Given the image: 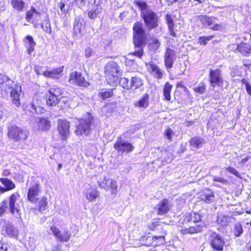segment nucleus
Here are the masks:
<instances>
[{
  "label": "nucleus",
  "instance_id": "nucleus-1",
  "mask_svg": "<svg viewBox=\"0 0 251 251\" xmlns=\"http://www.w3.org/2000/svg\"><path fill=\"white\" fill-rule=\"evenodd\" d=\"M133 44L135 50L133 54L139 58L143 55V48L146 44L147 36L141 22H136L133 27Z\"/></svg>",
  "mask_w": 251,
  "mask_h": 251
},
{
  "label": "nucleus",
  "instance_id": "nucleus-2",
  "mask_svg": "<svg viewBox=\"0 0 251 251\" xmlns=\"http://www.w3.org/2000/svg\"><path fill=\"white\" fill-rule=\"evenodd\" d=\"M140 8L141 16L143 19L145 25L149 30L157 27L159 25V19L158 15L151 9L148 8L147 3L143 0H138L135 2Z\"/></svg>",
  "mask_w": 251,
  "mask_h": 251
},
{
  "label": "nucleus",
  "instance_id": "nucleus-3",
  "mask_svg": "<svg viewBox=\"0 0 251 251\" xmlns=\"http://www.w3.org/2000/svg\"><path fill=\"white\" fill-rule=\"evenodd\" d=\"M184 224H189V227L182 229L181 232L182 234L190 233L201 232L203 226L201 225V216L196 213H187L184 219Z\"/></svg>",
  "mask_w": 251,
  "mask_h": 251
},
{
  "label": "nucleus",
  "instance_id": "nucleus-4",
  "mask_svg": "<svg viewBox=\"0 0 251 251\" xmlns=\"http://www.w3.org/2000/svg\"><path fill=\"white\" fill-rule=\"evenodd\" d=\"M94 128V118L91 115L88 113L79 120V124L76 126L75 133L77 135H88Z\"/></svg>",
  "mask_w": 251,
  "mask_h": 251
},
{
  "label": "nucleus",
  "instance_id": "nucleus-5",
  "mask_svg": "<svg viewBox=\"0 0 251 251\" xmlns=\"http://www.w3.org/2000/svg\"><path fill=\"white\" fill-rule=\"evenodd\" d=\"M28 131L16 125H11L8 127V136L15 141H23L28 137Z\"/></svg>",
  "mask_w": 251,
  "mask_h": 251
},
{
  "label": "nucleus",
  "instance_id": "nucleus-6",
  "mask_svg": "<svg viewBox=\"0 0 251 251\" xmlns=\"http://www.w3.org/2000/svg\"><path fill=\"white\" fill-rule=\"evenodd\" d=\"M105 77L109 83L116 81L119 77V67L114 62H108L105 67Z\"/></svg>",
  "mask_w": 251,
  "mask_h": 251
},
{
  "label": "nucleus",
  "instance_id": "nucleus-7",
  "mask_svg": "<svg viewBox=\"0 0 251 251\" xmlns=\"http://www.w3.org/2000/svg\"><path fill=\"white\" fill-rule=\"evenodd\" d=\"M20 196L18 192L12 194L9 198L8 206L10 213L15 217H21V209L17 201L19 200Z\"/></svg>",
  "mask_w": 251,
  "mask_h": 251
},
{
  "label": "nucleus",
  "instance_id": "nucleus-8",
  "mask_svg": "<svg viewBox=\"0 0 251 251\" xmlns=\"http://www.w3.org/2000/svg\"><path fill=\"white\" fill-rule=\"evenodd\" d=\"M99 186L105 190H110L111 194H116L117 191L118 185L116 180L109 177L103 176L98 181Z\"/></svg>",
  "mask_w": 251,
  "mask_h": 251
},
{
  "label": "nucleus",
  "instance_id": "nucleus-9",
  "mask_svg": "<svg viewBox=\"0 0 251 251\" xmlns=\"http://www.w3.org/2000/svg\"><path fill=\"white\" fill-rule=\"evenodd\" d=\"M70 122L64 119H59L57 122V130L61 140L66 141L70 136Z\"/></svg>",
  "mask_w": 251,
  "mask_h": 251
},
{
  "label": "nucleus",
  "instance_id": "nucleus-10",
  "mask_svg": "<svg viewBox=\"0 0 251 251\" xmlns=\"http://www.w3.org/2000/svg\"><path fill=\"white\" fill-rule=\"evenodd\" d=\"M69 81L71 84L87 88L90 85V83L86 81L80 72L76 71L71 73L69 76Z\"/></svg>",
  "mask_w": 251,
  "mask_h": 251
},
{
  "label": "nucleus",
  "instance_id": "nucleus-11",
  "mask_svg": "<svg viewBox=\"0 0 251 251\" xmlns=\"http://www.w3.org/2000/svg\"><path fill=\"white\" fill-rule=\"evenodd\" d=\"M42 192L40 184L35 182L31 184L28 190L27 199L30 202L35 203L39 201L38 196Z\"/></svg>",
  "mask_w": 251,
  "mask_h": 251
},
{
  "label": "nucleus",
  "instance_id": "nucleus-12",
  "mask_svg": "<svg viewBox=\"0 0 251 251\" xmlns=\"http://www.w3.org/2000/svg\"><path fill=\"white\" fill-rule=\"evenodd\" d=\"M61 94L60 90L56 87H51L46 95L47 104L49 106H55L58 102V97Z\"/></svg>",
  "mask_w": 251,
  "mask_h": 251
},
{
  "label": "nucleus",
  "instance_id": "nucleus-13",
  "mask_svg": "<svg viewBox=\"0 0 251 251\" xmlns=\"http://www.w3.org/2000/svg\"><path fill=\"white\" fill-rule=\"evenodd\" d=\"M209 77L211 86L213 87L215 86L220 87L223 85L224 81L220 70L210 69Z\"/></svg>",
  "mask_w": 251,
  "mask_h": 251
},
{
  "label": "nucleus",
  "instance_id": "nucleus-14",
  "mask_svg": "<svg viewBox=\"0 0 251 251\" xmlns=\"http://www.w3.org/2000/svg\"><path fill=\"white\" fill-rule=\"evenodd\" d=\"M114 149L118 152H129L134 149V147L129 142L123 140L122 137L118 138L114 145Z\"/></svg>",
  "mask_w": 251,
  "mask_h": 251
},
{
  "label": "nucleus",
  "instance_id": "nucleus-15",
  "mask_svg": "<svg viewBox=\"0 0 251 251\" xmlns=\"http://www.w3.org/2000/svg\"><path fill=\"white\" fill-rule=\"evenodd\" d=\"M50 230V232H49V233L53 234L56 239L61 242H68L71 238V234L69 231H64L61 232L59 229L54 226H51Z\"/></svg>",
  "mask_w": 251,
  "mask_h": 251
},
{
  "label": "nucleus",
  "instance_id": "nucleus-16",
  "mask_svg": "<svg viewBox=\"0 0 251 251\" xmlns=\"http://www.w3.org/2000/svg\"><path fill=\"white\" fill-rule=\"evenodd\" d=\"M209 239L213 249L217 251H223L225 242L221 236L213 232L211 233Z\"/></svg>",
  "mask_w": 251,
  "mask_h": 251
},
{
  "label": "nucleus",
  "instance_id": "nucleus-17",
  "mask_svg": "<svg viewBox=\"0 0 251 251\" xmlns=\"http://www.w3.org/2000/svg\"><path fill=\"white\" fill-rule=\"evenodd\" d=\"M176 59V51L173 49L167 48L164 54V63L167 69H170L173 67Z\"/></svg>",
  "mask_w": 251,
  "mask_h": 251
},
{
  "label": "nucleus",
  "instance_id": "nucleus-18",
  "mask_svg": "<svg viewBox=\"0 0 251 251\" xmlns=\"http://www.w3.org/2000/svg\"><path fill=\"white\" fill-rule=\"evenodd\" d=\"M86 199L90 202L94 201L99 197V192L96 187L88 185L85 189L84 192Z\"/></svg>",
  "mask_w": 251,
  "mask_h": 251
},
{
  "label": "nucleus",
  "instance_id": "nucleus-19",
  "mask_svg": "<svg viewBox=\"0 0 251 251\" xmlns=\"http://www.w3.org/2000/svg\"><path fill=\"white\" fill-rule=\"evenodd\" d=\"M199 198L201 201L206 203H211L215 200V195L213 192L209 189H205L200 193Z\"/></svg>",
  "mask_w": 251,
  "mask_h": 251
},
{
  "label": "nucleus",
  "instance_id": "nucleus-20",
  "mask_svg": "<svg viewBox=\"0 0 251 251\" xmlns=\"http://www.w3.org/2000/svg\"><path fill=\"white\" fill-rule=\"evenodd\" d=\"M22 89L21 86L16 85L10 92V98L12 103L15 106L18 107L21 105L20 94Z\"/></svg>",
  "mask_w": 251,
  "mask_h": 251
},
{
  "label": "nucleus",
  "instance_id": "nucleus-21",
  "mask_svg": "<svg viewBox=\"0 0 251 251\" xmlns=\"http://www.w3.org/2000/svg\"><path fill=\"white\" fill-rule=\"evenodd\" d=\"M158 214L162 215L167 213L170 209L168 200L164 199L160 201L157 205Z\"/></svg>",
  "mask_w": 251,
  "mask_h": 251
},
{
  "label": "nucleus",
  "instance_id": "nucleus-22",
  "mask_svg": "<svg viewBox=\"0 0 251 251\" xmlns=\"http://www.w3.org/2000/svg\"><path fill=\"white\" fill-rule=\"evenodd\" d=\"M25 43L27 48L28 54H31L34 50V48L36 45L35 42L33 40V37L30 35L26 36L25 40Z\"/></svg>",
  "mask_w": 251,
  "mask_h": 251
},
{
  "label": "nucleus",
  "instance_id": "nucleus-23",
  "mask_svg": "<svg viewBox=\"0 0 251 251\" xmlns=\"http://www.w3.org/2000/svg\"><path fill=\"white\" fill-rule=\"evenodd\" d=\"M199 18L204 27H211V26L217 19L216 17H210L207 15H201L199 17Z\"/></svg>",
  "mask_w": 251,
  "mask_h": 251
},
{
  "label": "nucleus",
  "instance_id": "nucleus-24",
  "mask_svg": "<svg viewBox=\"0 0 251 251\" xmlns=\"http://www.w3.org/2000/svg\"><path fill=\"white\" fill-rule=\"evenodd\" d=\"M149 95L146 93L140 100L134 103V105L136 107L146 108L149 105Z\"/></svg>",
  "mask_w": 251,
  "mask_h": 251
},
{
  "label": "nucleus",
  "instance_id": "nucleus-25",
  "mask_svg": "<svg viewBox=\"0 0 251 251\" xmlns=\"http://www.w3.org/2000/svg\"><path fill=\"white\" fill-rule=\"evenodd\" d=\"M5 231L7 235L10 237H17L19 234L17 228L10 223L6 224Z\"/></svg>",
  "mask_w": 251,
  "mask_h": 251
},
{
  "label": "nucleus",
  "instance_id": "nucleus-26",
  "mask_svg": "<svg viewBox=\"0 0 251 251\" xmlns=\"http://www.w3.org/2000/svg\"><path fill=\"white\" fill-rule=\"evenodd\" d=\"M38 126L40 130H47L51 126V122L46 118H39L38 119Z\"/></svg>",
  "mask_w": 251,
  "mask_h": 251
},
{
  "label": "nucleus",
  "instance_id": "nucleus-27",
  "mask_svg": "<svg viewBox=\"0 0 251 251\" xmlns=\"http://www.w3.org/2000/svg\"><path fill=\"white\" fill-rule=\"evenodd\" d=\"M63 70V67H59L54 69L52 71H46L43 72V75L45 76H48L54 78H58Z\"/></svg>",
  "mask_w": 251,
  "mask_h": 251
},
{
  "label": "nucleus",
  "instance_id": "nucleus-28",
  "mask_svg": "<svg viewBox=\"0 0 251 251\" xmlns=\"http://www.w3.org/2000/svg\"><path fill=\"white\" fill-rule=\"evenodd\" d=\"M130 89L134 90L142 86L143 85L142 79L137 76L131 77L130 80Z\"/></svg>",
  "mask_w": 251,
  "mask_h": 251
},
{
  "label": "nucleus",
  "instance_id": "nucleus-29",
  "mask_svg": "<svg viewBox=\"0 0 251 251\" xmlns=\"http://www.w3.org/2000/svg\"><path fill=\"white\" fill-rule=\"evenodd\" d=\"M189 142L192 147L198 149L204 143V139L201 137L195 136L192 138Z\"/></svg>",
  "mask_w": 251,
  "mask_h": 251
},
{
  "label": "nucleus",
  "instance_id": "nucleus-30",
  "mask_svg": "<svg viewBox=\"0 0 251 251\" xmlns=\"http://www.w3.org/2000/svg\"><path fill=\"white\" fill-rule=\"evenodd\" d=\"M232 218L228 216L221 214L218 216L217 223L222 226H225L231 222Z\"/></svg>",
  "mask_w": 251,
  "mask_h": 251
},
{
  "label": "nucleus",
  "instance_id": "nucleus-31",
  "mask_svg": "<svg viewBox=\"0 0 251 251\" xmlns=\"http://www.w3.org/2000/svg\"><path fill=\"white\" fill-rule=\"evenodd\" d=\"M212 180L215 182H219V183H213V185L221 188H223L224 185H226L228 183V181L226 179L218 176H213Z\"/></svg>",
  "mask_w": 251,
  "mask_h": 251
},
{
  "label": "nucleus",
  "instance_id": "nucleus-32",
  "mask_svg": "<svg viewBox=\"0 0 251 251\" xmlns=\"http://www.w3.org/2000/svg\"><path fill=\"white\" fill-rule=\"evenodd\" d=\"M236 49L239 51L242 54L246 56L251 52L250 46L247 44L244 43H240L237 45Z\"/></svg>",
  "mask_w": 251,
  "mask_h": 251
},
{
  "label": "nucleus",
  "instance_id": "nucleus-33",
  "mask_svg": "<svg viewBox=\"0 0 251 251\" xmlns=\"http://www.w3.org/2000/svg\"><path fill=\"white\" fill-rule=\"evenodd\" d=\"M166 20L171 35L173 37H176V32L174 30V23L172 15L169 14L167 15L166 16Z\"/></svg>",
  "mask_w": 251,
  "mask_h": 251
},
{
  "label": "nucleus",
  "instance_id": "nucleus-34",
  "mask_svg": "<svg viewBox=\"0 0 251 251\" xmlns=\"http://www.w3.org/2000/svg\"><path fill=\"white\" fill-rule=\"evenodd\" d=\"M102 7L100 5H97L88 12V17L91 19H95L101 13Z\"/></svg>",
  "mask_w": 251,
  "mask_h": 251
},
{
  "label": "nucleus",
  "instance_id": "nucleus-35",
  "mask_svg": "<svg viewBox=\"0 0 251 251\" xmlns=\"http://www.w3.org/2000/svg\"><path fill=\"white\" fill-rule=\"evenodd\" d=\"M84 28L82 20L79 18H75L74 24V30L76 33H80Z\"/></svg>",
  "mask_w": 251,
  "mask_h": 251
},
{
  "label": "nucleus",
  "instance_id": "nucleus-36",
  "mask_svg": "<svg viewBox=\"0 0 251 251\" xmlns=\"http://www.w3.org/2000/svg\"><path fill=\"white\" fill-rule=\"evenodd\" d=\"M38 201V210L40 212H43L48 208L47 198L43 196L40 199H39Z\"/></svg>",
  "mask_w": 251,
  "mask_h": 251
},
{
  "label": "nucleus",
  "instance_id": "nucleus-37",
  "mask_svg": "<svg viewBox=\"0 0 251 251\" xmlns=\"http://www.w3.org/2000/svg\"><path fill=\"white\" fill-rule=\"evenodd\" d=\"M0 181L5 186L7 191L12 190L15 188V185L13 182L8 178H1Z\"/></svg>",
  "mask_w": 251,
  "mask_h": 251
},
{
  "label": "nucleus",
  "instance_id": "nucleus-38",
  "mask_svg": "<svg viewBox=\"0 0 251 251\" xmlns=\"http://www.w3.org/2000/svg\"><path fill=\"white\" fill-rule=\"evenodd\" d=\"M173 86L168 82H166L163 89V94L165 99L167 100H171L170 93Z\"/></svg>",
  "mask_w": 251,
  "mask_h": 251
},
{
  "label": "nucleus",
  "instance_id": "nucleus-39",
  "mask_svg": "<svg viewBox=\"0 0 251 251\" xmlns=\"http://www.w3.org/2000/svg\"><path fill=\"white\" fill-rule=\"evenodd\" d=\"M151 70L153 73V75L155 77L158 79H161L163 77L164 71L159 68L156 65L151 66Z\"/></svg>",
  "mask_w": 251,
  "mask_h": 251
},
{
  "label": "nucleus",
  "instance_id": "nucleus-40",
  "mask_svg": "<svg viewBox=\"0 0 251 251\" xmlns=\"http://www.w3.org/2000/svg\"><path fill=\"white\" fill-rule=\"evenodd\" d=\"M11 4L14 8L21 11L23 10L25 3L23 0H11Z\"/></svg>",
  "mask_w": 251,
  "mask_h": 251
},
{
  "label": "nucleus",
  "instance_id": "nucleus-41",
  "mask_svg": "<svg viewBox=\"0 0 251 251\" xmlns=\"http://www.w3.org/2000/svg\"><path fill=\"white\" fill-rule=\"evenodd\" d=\"M165 233H164L160 236H153L154 239L153 240L152 242H151L152 243H153V244H152V246L156 247L164 244L165 241Z\"/></svg>",
  "mask_w": 251,
  "mask_h": 251
},
{
  "label": "nucleus",
  "instance_id": "nucleus-42",
  "mask_svg": "<svg viewBox=\"0 0 251 251\" xmlns=\"http://www.w3.org/2000/svg\"><path fill=\"white\" fill-rule=\"evenodd\" d=\"M243 229L240 223L238 222L234 224L233 229V232L235 237H240L243 233Z\"/></svg>",
  "mask_w": 251,
  "mask_h": 251
},
{
  "label": "nucleus",
  "instance_id": "nucleus-43",
  "mask_svg": "<svg viewBox=\"0 0 251 251\" xmlns=\"http://www.w3.org/2000/svg\"><path fill=\"white\" fill-rule=\"evenodd\" d=\"M69 101L70 100L68 98L61 97L58 99V104H59V106L62 108L66 109L71 107L69 104Z\"/></svg>",
  "mask_w": 251,
  "mask_h": 251
},
{
  "label": "nucleus",
  "instance_id": "nucleus-44",
  "mask_svg": "<svg viewBox=\"0 0 251 251\" xmlns=\"http://www.w3.org/2000/svg\"><path fill=\"white\" fill-rule=\"evenodd\" d=\"M193 89L197 93L203 94L206 90V84L203 81H201L197 86L194 87Z\"/></svg>",
  "mask_w": 251,
  "mask_h": 251
},
{
  "label": "nucleus",
  "instance_id": "nucleus-45",
  "mask_svg": "<svg viewBox=\"0 0 251 251\" xmlns=\"http://www.w3.org/2000/svg\"><path fill=\"white\" fill-rule=\"evenodd\" d=\"M113 95V90L109 89L108 90H102L99 94V97L101 98L102 100H104L107 98L112 97Z\"/></svg>",
  "mask_w": 251,
  "mask_h": 251
},
{
  "label": "nucleus",
  "instance_id": "nucleus-46",
  "mask_svg": "<svg viewBox=\"0 0 251 251\" xmlns=\"http://www.w3.org/2000/svg\"><path fill=\"white\" fill-rule=\"evenodd\" d=\"M39 15L40 13L38 12L35 8L31 7L30 9L26 12L25 19L28 22H30L32 17L34 15Z\"/></svg>",
  "mask_w": 251,
  "mask_h": 251
},
{
  "label": "nucleus",
  "instance_id": "nucleus-47",
  "mask_svg": "<svg viewBox=\"0 0 251 251\" xmlns=\"http://www.w3.org/2000/svg\"><path fill=\"white\" fill-rule=\"evenodd\" d=\"M58 6L61 11V15H65L68 12L69 6L63 1H60L58 3Z\"/></svg>",
  "mask_w": 251,
  "mask_h": 251
},
{
  "label": "nucleus",
  "instance_id": "nucleus-48",
  "mask_svg": "<svg viewBox=\"0 0 251 251\" xmlns=\"http://www.w3.org/2000/svg\"><path fill=\"white\" fill-rule=\"evenodd\" d=\"M120 84L122 86V87L126 89H130V81L127 78L123 77L121 78L120 80Z\"/></svg>",
  "mask_w": 251,
  "mask_h": 251
},
{
  "label": "nucleus",
  "instance_id": "nucleus-49",
  "mask_svg": "<svg viewBox=\"0 0 251 251\" xmlns=\"http://www.w3.org/2000/svg\"><path fill=\"white\" fill-rule=\"evenodd\" d=\"M75 2L80 6H89L95 3V0H74Z\"/></svg>",
  "mask_w": 251,
  "mask_h": 251
},
{
  "label": "nucleus",
  "instance_id": "nucleus-50",
  "mask_svg": "<svg viewBox=\"0 0 251 251\" xmlns=\"http://www.w3.org/2000/svg\"><path fill=\"white\" fill-rule=\"evenodd\" d=\"M13 81L8 78L6 81V82H5L3 85H1L0 88L1 90L7 92L13 87Z\"/></svg>",
  "mask_w": 251,
  "mask_h": 251
},
{
  "label": "nucleus",
  "instance_id": "nucleus-51",
  "mask_svg": "<svg viewBox=\"0 0 251 251\" xmlns=\"http://www.w3.org/2000/svg\"><path fill=\"white\" fill-rule=\"evenodd\" d=\"M29 110L32 113H35L38 114L43 113L45 111L44 108L40 106H36L33 103L31 104V108L29 109Z\"/></svg>",
  "mask_w": 251,
  "mask_h": 251
},
{
  "label": "nucleus",
  "instance_id": "nucleus-52",
  "mask_svg": "<svg viewBox=\"0 0 251 251\" xmlns=\"http://www.w3.org/2000/svg\"><path fill=\"white\" fill-rule=\"evenodd\" d=\"M42 29L47 33L51 34V28L50 21L46 20L44 23L41 25Z\"/></svg>",
  "mask_w": 251,
  "mask_h": 251
},
{
  "label": "nucleus",
  "instance_id": "nucleus-53",
  "mask_svg": "<svg viewBox=\"0 0 251 251\" xmlns=\"http://www.w3.org/2000/svg\"><path fill=\"white\" fill-rule=\"evenodd\" d=\"M144 239H146V242L142 243V245L146 246H152V244H153L151 243L154 239L153 236L150 235L143 236L142 240H144Z\"/></svg>",
  "mask_w": 251,
  "mask_h": 251
},
{
  "label": "nucleus",
  "instance_id": "nucleus-54",
  "mask_svg": "<svg viewBox=\"0 0 251 251\" xmlns=\"http://www.w3.org/2000/svg\"><path fill=\"white\" fill-rule=\"evenodd\" d=\"M162 152V156H164L162 157L164 158V160L166 162H170L173 160V155L171 152L167 150H164Z\"/></svg>",
  "mask_w": 251,
  "mask_h": 251
},
{
  "label": "nucleus",
  "instance_id": "nucleus-55",
  "mask_svg": "<svg viewBox=\"0 0 251 251\" xmlns=\"http://www.w3.org/2000/svg\"><path fill=\"white\" fill-rule=\"evenodd\" d=\"M213 38V35H209L207 36L200 37L199 38V43L201 44L205 45L207 42L210 40H212Z\"/></svg>",
  "mask_w": 251,
  "mask_h": 251
},
{
  "label": "nucleus",
  "instance_id": "nucleus-56",
  "mask_svg": "<svg viewBox=\"0 0 251 251\" xmlns=\"http://www.w3.org/2000/svg\"><path fill=\"white\" fill-rule=\"evenodd\" d=\"M7 203V201L6 200H4L1 202L0 206V217L2 216L7 210L8 208Z\"/></svg>",
  "mask_w": 251,
  "mask_h": 251
},
{
  "label": "nucleus",
  "instance_id": "nucleus-57",
  "mask_svg": "<svg viewBox=\"0 0 251 251\" xmlns=\"http://www.w3.org/2000/svg\"><path fill=\"white\" fill-rule=\"evenodd\" d=\"M95 51L94 49L91 47H87L85 50V55L86 57L89 58L94 55Z\"/></svg>",
  "mask_w": 251,
  "mask_h": 251
},
{
  "label": "nucleus",
  "instance_id": "nucleus-58",
  "mask_svg": "<svg viewBox=\"0 0 251 251\" xmlns=\"http://www.w3.org/2000/svg\"><path fill=\"white\" fill-rule=\"evenodd\" d=\"M212 26L210 27V28L213 30H221L225 28V25L223 23L215 24L214 23Z\"/></svg>",
  "mask_w": 251,
  "mask_h": 251
},
{
  "label": "nucleus",
  "instance_id": "nucleus-59",
  "mask_svg": "<svg viewBox=\"0 0 251 251\" xmlns=\"http://www.w3.org/2000/svg\"><path fill=\"white\" fill-rule=\"evenodd\" d=\"M174 134L173 130L168 127L165 131H164V136L166 137L168 140H171L172 139V135Z\"/></svg>",
  "mask_w": 251,
  "mask_h": 251
},
{
  "label": "nucleus",
  "instance_id": "nucleus-60",
  "mask_svg": "<svg viewBox=\"0 0 251 251\" xmlns=\"http://www.w3.org/2000/svg\"><path fill=\"white\" fill-rule=\"evenodd\" d=\"M242 83L245 85L248 94L251 96V86L250 83L245 79L243 80Z\"/></svg>",
  "mask_w": 251,
  "mask_h": 251
},
{
  "label": "nucleus",
  "instance_id": "nucleus-61",
  "mask_svg": "<svg viewBox=\"0 0 251 251\" xmlns=\"http://www.w3.org/2000/svg\"><path fill=\"white\" fill-rule=\"evenodd\" d=\"M226 170L232 175L235 176H236L239 177V176H240V174L234 168L228 167L226 169Z\"/></svg>",
  "mask_w": 251,
  "mask_h": 251
},
{
  "label": "nucleus",
  "instance_id": "nucleus-62",
  "mask_svg": "<svg viewBox=\"0 0 251 251\" xmlns=\"http://www.w3.org/2000/svg\"><path fill=\"white\" fill-rule=\"evenodd\" d=\"M151 46L154 50H157L160 46V43L158 40L154 39L151 44Z\"/></svg>",
  "mask_w": 251,
  "mask_h": 251
},
{
  "label": "nucleus",
  "instance_id": "nucleus-63",
  "mask_svg": "<svg viewBox=\"0 0 251 251\" xmlns=\"http://www.w3.org/2000/svg\"><path fill=\"white\" fill-rule=\"evenodd\" d=\"M9 77L4 75H0V87H1V85H3Z\"/></svg>",
  "mask_w": 251,
  "mask_h": 251
},
{
  "label": "nucleus",
  "instance_id": "nucleus-64",
  "mask_svg": "<svg viewBox=\"0 0 251 251\" xmlns=\"http://www.w3.org/2000/svg\"><path fill=\"white\" fill-rule=\"evenodd\" d=\"M45 251H59V248L57 246H54L50 249H47Z\"/></svg>",
  "mask_w": 251,
  "mask_h": 251
}]
</instances>
